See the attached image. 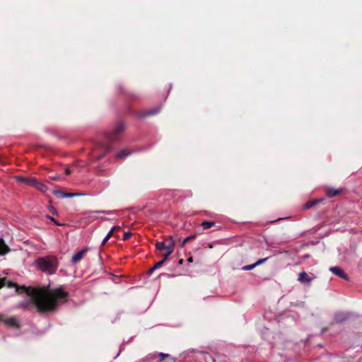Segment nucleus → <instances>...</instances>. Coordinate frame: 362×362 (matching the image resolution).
<instances>
[{"label":"nucleus","instance_id":"obj_3","mask_svg":"<svg viewBox=\"0 0 362 362\" xmlns=\"http://www.w3.org/2000/svg\"><path fill=\"white\" fill-rule=\"evenodd\" d=\"M103 214L107 215H112L115 214V211H90L86 212L84 214L86 216L85 218L87 219L89 222L93 221L97 219H103L102 217H99L97 214Z\"/></svg>","mask_w":362,"mask_h":362},{"label":"nucleus","instance_id":"obj_14","mask_svg":"<svg viewBox=\"0 0 362 362\" xmlns=\"http://www.w3.org/2000/svg\"><path fill=\"white\" fill-rule=\"evenodd\" d=\"M8 250V247L4 243L3 239L0 238V255L6 254Z\"/></svg>","mask_w":362,"mask_h":362},{"label":"nucleus","instance_id":"obj_16","mask_svg":"<svg viewBox=\"0 0 362 362\" xmlns=\"http://www.w3.org/2000/svg\"><path fill=\"white\" fill-rule=\"evenodd\" d=\"M214 225H215V223L212 222V221H203L202 223V226L204 229L210 228L212 226H214Z\"/></svg>","mask_w":362,"mask_h":362},{"label":"nucleus","instance_id":"obj_32","mask_svg":"<svg viewBox=\"0 0 362 362\" xmlns=\"http://www.w3.org/2000/svg\"><path fill=\"white\" fill-rule=\"evenodd\" d=\"M182 263H183V260H182V259H180V260L179 261V264H182Z\"/></svg>","mask_w":362,"mask_h":362},{"label":"nucleus","instance_id":"obj_25","mask_svg":"<svg viewBox=\"0 0 362 362\" xmlns=\"http://www.w3.org/2000/svg\"><path fill=\"white\" fill-rule=\"evenodd\" d=\"M268 257H266V258H263V259H259L258 261H257L255 264H256V267L264 263V262H266L267 260Z\"/></svg>","mask_w":362,"mask_h":362},{"label":"nucleus","instance_id":"obj_11","mask_svg":"<svg viewBox=\"0 0 362 362\" xmlns=\"http://www.w3.org/2000/svg\"><path fill=\"white\" fill-rule=\"evenodd\" d=\"M5 324L11 327L19 328L20 325L16 318L11 317L4 320Z\"/></svg>","mask_w":362,"mask_h":362},{"label":"nucleus","instance_id":"obj_8","mask_svg":"<svg viewBox=\"0 0 362 362\" xmlns=\"http://www.w3.org/2000/svg\"><path fill=\"white\" fill-rule=\"evenodd\" d=\"M329 271L332 272L334 274L347 280L346 274L343 272V270L339 267H332L329 268Z\"/></svg>","mask_w":362,"mask_h":362},{"label":"nucleus","instance_id":"obj_13","mask_svg":"<svg viewBox=\"0 0 362 362\" xmlns=\"http://www.w3.org/2000/svg\"><path fill=\"white\" fill-rule=\"evenodd\" d=\"M130 154H131L130 151L123 149L117 153L116 157L119 159H123V158L127 157Z\"/></svg>","mask_w":362,"mask_h":362},{"label":"nucleus","instance_id":"obj_7","mask_svg":"<svg viewBox=\"0 0 362 362\" xmlns=\"http://www.w3.org/2000/svg\"><path fill=\"white\" fill-rule=\"evenodd\" d=\"M298 280L303 284L310 285L312 278L306 272H302L298 274Z\"/></svg>","mask_w":362,"mask_h":362},{"label":"nucleus","instance_id":"obj_18","mask_svg":"<svg viewBox=\"0 0 362 362\" xmlns=\"http://www.w3.org/2000/svg\"><path fill=\"white\" fill-rule=\"evenodd\" d=\"M17 181H21V182H23V181H37L36 178H31V177H21V176H18L17 177Z\"/></svg>","mask_w":362,"mask_h":362},{"label":"nucleus","instance_id":"obj_15","mask_svg":"<svg viewBox=\"0 0 362 362\" xmlns=\"http://www.w3.org/2000/svg\"><path fill=\"white\" fill-rule=\"evenodd\" d=\"M117 228V226H114L111 228V230L109 231V233L106 235V236L104 238V239L102 241V245H105L107 240L111 238V236L113 234V232Z\"/></svg>","mask_w":362,"mask_h":362},{"label":"nucleus","instance_id":"obj_29","mask_svg":"<svg viewBox=\"0 0 362 362\" xmlns=\"http://www.w3.org/2000/svg\"><path fill=\"white\" fill-rule=\"evenodd\" d=\"M110 150V146L105 147V153L109 151Z\"/></svg>","mask_w":362,"mask_h":362},{"label":"nucleus","instance_id":"obj_1","mask_svg":"<svg viewBox=\"0 0 362 362\" xmlns=\"http://www.w3.org/2000/svg\"><path fill=\"white\" fill-rule=\"evenodd\" d=\"M29 296L40 311H51L66 301L68 293L61 288L54 289L44 288L33 289Z\"/></svg>","mask_w":362,"mask_h":362},{"label":"nucleus","instance_id":"obj_31","mask_svg":"<svg viewBox=\"0 0 362 362\" xmlns=\"http://www.w3.org/2000/svg\"><path fill=\"white\" fill-rule=\"evenodd\" d=\"M14 286V285H13V284H11V283H8V287H12V286Z\"/></svg>","mask_w":362,"mask_h":362},{"label":"nucleus","instance_id":"obj_20","mask_svg":"<svg viewBox=\"0 0 362 362\" xmlns=\"http://www.w3.org/2000/svg\"><path fill=\"white\" fill-rule=\"evenodd\" d=\"M195 238V235H190L187 238H185L181 243V246L183 247L187 243H188L189 240L194 239Z\"/></svg>","mask_w":362,"mask_h":362},{"label":"nucleus","instance_id":"obj_9","mask_svg":"<svg viewBox=\"0 0 362 362\" xmlns=\"http://www.w3.org/2000/svg\"><path fill=\"white\" fill-rule=\"evenodd\" d=\"M323 201H324L323 198L315 199L308 201L303 205V209H311V208L314 207L315 206H316L317 204L323 202Z\"/></svg>","mask_w":362,"mask_h":362},{"label":"nucleus","instance_id":"obj_12","mask_svg":"<svg viewBox=\"0 0 362 362\" xmlns=\"http://www.w3.org/2000/svg\"><path fill=\"white\" fill-rule=\"evenodd\" d=\"M33 187L37 188V189L45 192L47 189V187L45 185L44 182H28Z\"/></svg>","mask_w":362,"mask_h":362},{"label":"nucleus","instance_id":"obj_4","mask_svg":"<svg viewBox=\"0 0 362 362\" xmlns=\"http://www.w3.org/2000/svg\"><path fill=\"white\" fill-rule=\"evenodd\" d=\"M172 247V250L174 251L175 247V242L172 237H169L168 240L163 242H157L156 244V247L158 250H166L168 251V246Z\"/></svg>","mask_w":362,"mask_h":362},{"label":"nucleus","instance_id":"obj_36","mask_svg":"<svg viewBox=\"0 0 362 362\" xmlns=\"http://www.w3.org/2000/svg\"><path fill=\"white\" fill-rule=\"evenodd\" d=\"M21 307H25V305L24 304H23V303H22V304L21 305Z\"/></svg>","mask_w":362,"mask_h":362},{"label":"nucleus","instance_id":"obj_27","mask_svg":"<svg viewBox=\"0 0 362 362\" xmlns=\"http://www.w3.org/2000/svg\"><path fill=\"white\" fill-rule=\"evenodd\" d=\"M6 279L0 278V288L5 284ZM3 320V319L0 317V321Z\"/></svg>","mask_w":362,"mask_h":362},{"label":"nucleus","instance_id":"obj_21","mask_svg":"<svg viewBox=\"0 0 362 362\" xmlns=\"http://www.w3.org/2000/svg\"><path fill=\"white\" fill-rule=\"evenodd\" d=\"M159 362H162L165 358L170 357L169 354L164 353H159Z\"/></svg>","mask_w":362,"mask_h":362},{"label":"nucleus","instance_id":"obj_26","mask_svg":"<svg viewBox=\"0 0 362 362\" xmlns=\"http://www.w3.org/2000/svg\"><path fill=\"white\" fill-rule=\"evenodd\" d=\"M132 236V233L130 232H126L123 235V240H128Z\"/></svg>","mask_w":362,"mask_h":362},{"label":"nucleus","instance_id":"obj_6","mask_svg":"<svg viewBox=\"0 0 362 362\" xmlns=\"http://www.w3.org/2000/svg\"><path fill=\"white\" fill-rule=\"evenodd\" d=\"M344 190V188H332L327 187L325 189V194L327 197L332 198L341 194Z\"/></svg>","mask_w":362,"mask_h":362},{"label":"nucleus","instance_id":"obj_23","mask_svg":"<svg viewBox=\"0 0 362 362\" xmlns=\"http://www.w3.org/2000/svg\"><path fill=\"white\" fill-rule=\"evenodd\" d=\"M80 195H82V194H81V193H67V192H65V198H67V197H77V196H80Z\"/></svg>","mask_w":362,"mask_h":362},{"label":"nucleus","instance_id":"obj_19","mask_svg":"<svg viewBox=\"0 0 362 362\" xmlns=\"http://www.w3.org/2000/svg\"><path fill=\"white\" fill-rule=\"evenodd\" d=\"M54 194L58 197V198H65V192L61 191V190H55L54 191Z\"/></svg>","mask_w":362,"mask_h":362},{"label":"nucleus","instance_id":"obj_22","mask_svg":"<svg viewBox=\"0 0 362 362\" xmlns=\"http://www.w3.org/2000/svg\"><path fill=\"white\" fill-rule=\"evenodd\" d=\"M255 267H256V264H255L246 265V266H244V267H243V270H244V271H249V270H252V269H254Z\"/></svg>","mask_w":362,"mask_h":362},{"label":"nucleus","instance_id":"obj_35","mask_svg":"<svg viewBox=\"0 0 362 362\" xmlns=\"http://www.w3.org/2000/svg\"><path fill=\"white\" fill-rule=\"evenodd\" d=\"M66 173H69V170L66 169Z\"/></svg>","mask_w":362,"mask_h":362},{"label":"nucleus","instance_id":"obj_33","mask_svg":"<svg viewBox=\"0 0 362 362\" xmlns=\"http://www.w3.org/2000/svg\"><path fill=\"white\" fill-rule=\"evenodd\" d=\"M156 112H149L148 115H153V114H156Z\"/></svg>","mask_w":362,"mask_h":362},{"label":"nucleus","instance_id":"obj_2","mask_svg":"<svg viewBox=\"0 0 362 362\" xmlns=\"http://www.w3.org/2000/svg\"><path fill=\"white\" fill-rule=\"evenodd\" d=\"M35 264L40 270L48 274H54L58 268V260L54 256L38 258Z\"/></svg>","mask_w":362,"mask_h":362},{"label":"nucleus","instance_id":"obj_30","mask_svg":"<svg viewBox=\"0 0 362 362\" xmlns=\"http://www.w3.org/2000/svg\"><path fill=\"white\" fill-rule=\"evenodd\" d=\"M155 269H153V267L149 270L148 274H152Z\"/></svg>","mask_w":362,"mask_h":362},{"label":"nucleus","instance_id":"obj_5","mask_svg":"<svg viewBox=\"0 0 362 362\" xmlns=\"http://www.w3.org/2000/svg\"><path fill=\"white\" fill-rule=\"evenodd\" d=\"M89 250L88 247H85L81 250L76 252L71 259V262L74 264H76L79 262L83 258L85 257L88 251Z\"/></svg>","mask_w":362,"mask_h":362},{"label":"nucleus","instance_id":"obj_24","mask_svg":"<svg viewBox=\"0 0 362 362\" xmlns=\"http://www.w3.org/2000/svg\"><path fill=\"white\" fill-rule=\"evenodd\" d=\"M163 263H164L163 261H162V260L159 261L154 265V267H153V269H157L160 268L163 264Z\"/></svg>","mask_w":362,"mask_h":362},{"label":"nucleus","instance_id":"obj_17","mask_svg":"<svg viewBox=\"0 0 362 362\" xmlns=\"http://www.w3.org/2000/svg\"><path fill=\"white\" fill-rule=\"evenodd\" d=\"M173 252V251L172 250V247L170 245L168 247V251H166V253L164 255V257L163 259H162V261H163V262H165L167 259L168 258V257Z\"/></svg>","mask_w":362,"mask_h":362},{"label":"nucleus","instance_id":"obj_28","mask_svg":"<svg viewBox=\"0 0 362 362\" xmlns=\"http://www.w3.org/2000/svg\"><path fill=\"white\" fill-rule=\"evenodd\" d=\"M104 155H105L104 153H103V154H100V155H99V156H98V158H98V159H101V158L104 156Z\"/></svg>","mask_w":362,"mask_h":362},{"label":"nucleus","instance_id":"obj_34","mask_svg":"<svg viewBox=\"0 0 362 362\" xmlns=\"http://www.w3.org/2000/svg\"><path fill=\"white\" fill-rule=\"evenodd\" d=\"M188 261H189V262H192V257L189 258V259H188Z\"/></svg>","mask_w":362,"mask_h":362},{"label":"nucleus","instance_id":"obj_10","mask_svg":"<svg viewBox=\"0 0 362 362\" xmlns=\"http://www.w3.org/2000/svg\"><path fill=\"white\" fill-rule=\"evenodd\" d=\"M349 317V315L344 312H338L334 315V319L337 322H342Z\"/></svg>","mask_w":362,"mask_h":362}]
</instances>
